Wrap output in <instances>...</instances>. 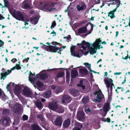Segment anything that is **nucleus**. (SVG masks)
<instances>
[{"mask_svg": "<svg viewBox=\"0 0 130 130\" xmlns=\"http://www.w3.org/2000/svg\"><path fill=\"white\" fill-rule=\"evenodd\" d=\"M101 42V41L100 39H97L94 42L93 44H91L92 46L90 47V45L89 43L86 42L84 41H83L80 46V47L83 49H82V53H83L82 50H88L89 51H87L84 53V55H86L87 54L89 53V51L91 54L96 53L98 48L99 49L100 47L102 48L100 46Z\"/></svg>", "mask_w": 130, "mask_h": 130, "instance_id": "1", "label": "nucleus"}, {"mask_svg": "<svg viewBox=\"0 0 130 130\" xmlns=\"http://www.w3.org/2000/svg\"><path fill=\"white\" fill-rule=\"evenodd\" d=\"M93 29V27L92 25L91 26L90 29L88 30L86 26L82 27L79 28L77 32H75L76 35H79V34H84L82 35V37L84 38L88 35L91 34Z\"/></svg>", "mask_w": 130, "mask_h": 130, "instance_id": "2", "label": "nucleus"}, {"mask_svg": "<svg viewBox=\"0 0 130 130\" xmlns=\"http://www.w3.org/2000/svg\"><path fill=\"white\" fill-rule=\"evenodd\" d=\"M48 107L51 110H56V111L59 113H62L64 111L63 107L59 106L58 107L56 103H50L48 104Z\"/></svg>", "mask_w": 130, "mask_h": 130, "instance_id": "3", "label": "nucleus"}, {"mask_svg": "<svg viewBox=\"0 0 130 130\" xmlns=\"http://www.w3.org/2000/svg\"><path fill=\"white\" fill-rule=\"evenodd\" d=\"M30 73L29 80L34 85V86L35 87V86L34 85L35 83H36L39 87H42L43 86L42 83L39 81H37L36 78H33V77L35 76V75L33 74L30 72Z\"/></svg>", "mask_w": 130, "mask_h": 130, "instance_id": "4", "label": "nucleus"}, {"mask_svg": "<svg viewBox=\"0 0 130 130\" xmlns=\"http://www.w3.org/2000/svg\"><path fill=\"white\" fill-rule=\"evenodd\" d=\"M54 5V3H52L51 5L44 4V5L41 3L40 4V6H43V7H39V8L44 11H50L53 9H55Z\"/></svg>", "mask_w": 130, "mask_h": 130, "instance_id": "5", "label": "nucleus"}, {"mask_svg": "<svg viewBox=\"0 0 130 130\" xmlns=\"http://www.w3.org/2000/svg\"><path fill=\"white\" fill-rule=\"evenodd\" d=\"M13 16L17 20L23 21H25V19L23 15L20 11H17L16 12L13 14Z\"/></svg>", "mask_w": 130, "mask_h": 130, "instance_id": "6", "label": "nucleus"}, {"mask_svg": "<svg viewBox=\"0 0 130 130\" xmlns=\"http://www.w3.org/2000/svg\"><path fill=\"white\" fill-rule=\"evenodd\" d=\"M75 46H73L71 47L70 48V51L71 52V55L74 56H76L78 57H80L82 55L83 53L82 52V50L81 49L80 51H79L77 54L75 53Z\"/></svg>", "mask_w": 130, "mask_h": 130, "instance_id": "7", "label": "nucleus"}, {"mask_svg": "<svg viewBox=\"0 0 130 130\" xmlns=\"http://www.w3.org/2000/svg\"><path fill=\"white\" fill-rule=\"evenodd\" d=\"M105 82L106 85V87L108 89L109 88H110V89H115L113 83V81L111 79L109 78L108 79H105Z\"/></svg>", "mask_w": 130, "mask_h": 130, "instance_id": "8", "label": "nucleus"}, {"mask_svg": "<svg viewBox=\"0 0 130 130\" xmlns=\"http://www.w3.org/2000/svg\"><path fill=\"white\" fill-rule=\"evenodd\" d=\"M10 85H12L14 87L15 89H28L27 87H25L23 85H20L19 84L17 85L15 84L14 83H12L11 82L7 86V88H8L9 86Z\"/></svg>", "mask_w": 130, "mask_h": 130, "instance_id": "9", "label": "nucleus"}, {"mask_svg": "<svg viewBox=\"0 0 130 130\" xmlns=\"http://www.w3.org/2000/svg\"><path fill=\"white\" fill-rule=\"evenodd\" d=\"M89 82L85 80H80L79 83L78 84L77 86L78 87H81L83 89H85V87L89 85Z\"/></svg>", "mask_w": 130, "mask_h": 130, "instance_id": "10", "label": "nucleus"}, {"mask_svg": "<svg viewBox=\"0 0 130 130\" xmlns=\"http://www.w3.org/2000/svg\"><path fill=\"white\" fill-rule=\"evenodd\" d=\"M61 100L62 103L65 104L70 103L72 99L68 95L65 94L63 96Z\"/></svg>", "mask_w": 130, "mask_h": 130, "instance_id": "11", "label": "nucleus"}, {"mask_svg": "<svg viewBox=\"0 0 130 130\" xmlns=\"http://www.w3.org/2000/svg\"><path fill=\"white\" fill-rule=\"evenodd\" d=\"M47 51L51 52H56L61 51V48L56 47V46H50L48 47V48L47 49Z\"/></svg>", "mask_w": 130, "mask_h": 130, "instance_id": "12", "label": "nucleus"}, {"mask_svg": "<svg viewBox=\"0 0 130 130\" xmlns=\"http://www.w3.org/2000/svg\"><path fill=\"white\" fill-rule=\"evenodd\" d=\"M15 69V67H14L11 68L10 70H8L5 73H1V78L3 79V80L6 77V76L10 74L11 72V71Z\"/></svg>", "mask_w": 130, "mask_h": 130, "instance_id": "13", "label": "nucleus"}, {"mask_svg": "<svg viewBox=\"0 0 130 130\" xmlns=\"http://www.w3.org/2000/svg\"><path fill=\"white\" fill-rule=\"evenodd\" d=\"M94 94L97 95V98L99 100V101H100L104 97V95L102 93L101 90H98V91H95Z\"/></svg>", "mask_w": 130, "mask_h": 130, "instance_id": "14", "label": "nucleus"}, {"mask_svg": "<svg viewBox=\"0 0 130 130\" xmlns=\"http://www.w3.org/2000/svg\"><path fill=\"white\" fill-rule=\"evenodd\" d=\"M86 8L85 4L83 3H81L77 5L76 8L78 11L85 10Z\"/></svg>", "mask_w": 130, "mask_h": 130, "instance_id": "15", "label": "nucleus"}, {"mask_svg": "<svg viewBox=\"0 0 130 130\" xmlns=\"http://www.w3.org/2000/svg\"><path fill=\"white\" fill-rule=\"evenodd\" d=\"M103 109L104 110H105L107 113L111 109L110 104L108 103H105L103 106Z\"/></svg>", "mask_w": 130, "mask_h": 130, "instance_id": "16", "label": "nucleus"}, {"mask_svg": "<svg viewBox=\"0 0 130 130\" xmlns=\"http://www.w3.org/2000/svg\"><path fill=\"white\" fill-rule=\"evenodd\" d=\"M84 114L83 112H77V118L79 120L83 121L84 119Z\"/></svg>", "mask_w": 130, "mask_h": 130, "instance_id": "17", "label": "nucleus"}, {"mask_svg": "<svg viewBox=\"0 0 130 130\" xmlns=\"http://www.w3.org/2000/svg\"><path fill=\"white\" fill-rule=\"evenodd\" d=\"M62 122V118L60 116H57L55 120L54 123L56 125L61 126Z\"/></svg>", "mask_w": 130, "mask_h": 130, "instance_id": "18", "label": "nucleus"}, {"mask_svg": "<svg viewBox=\"0 0 130 130\" xmlns=\"http://www.w3.org/2000/svg\"><path fill=\"white\" fill-rule=\"evenodd\" d=\"M27 0H26L24 1L22 4V8L26 9L27 8H29L30 7V4L28 3Z\"/></svg>", "mask_w": 130, "mask_h": 130, "instance_id": "19", "label": "nucleus"}, {"mask_svg": "<svg viewBox=\"0 0 130 130\" xmlns=\"http://www.w3.org/2000/svg\"><path fill=\"white\" fill-rule=\"evenodd\" d=\"M69 92L71 94L75 97L78 95L79 94V91L77 90H70Z\"/></svg>", "mask_w": 130, "mask_h": 130, "instance_id": "20", "label": "nucleus"}, {"mask_svg": "<svg viewBox=\"0 0 130 130\" xmlns=\"http://www.w3.org/2000/svg\"><path fill=\"white\" fill-rule=\"evenodd\" d=\"M71 123L70 120L68 119L65 121L63 124V127H67L69 126L70 125Z\"/></svg>", "mask_w": 130, "mask_h": 130, "instance_id": "21", "label": "nucleus"}, {"mask_svg": "<svg viewBox=\"0 0 130 130\" xmlns=\"http://www.w3.org/2000/svg\"><path fill=\"white\" fill-rule=\"evenodd\" d=\"M23 94L26 96H28L31 95V92L30 90H23Z\"/></svg>", "mask_w": 130, "mask_h": 130, "instance_id": "22", "label": "nucleus"}, {"mask_svg": "<svg viewBox=\"0 0 130 130\" xmlns=\"http://www.w3.org/2000/svg\"><path fill=\"white\" fill-rule=\"evenodd\" d=\"M75 126L74 128L73 129V130H80L82 127V125L78 122H76L75 123Z\"/></svg>", "mask_w": 130, "mask_h": 130, "instance_id": "23", "label": "nucleus"}, {"mask_svg": "<svg viewBox=\"0 0 130 130\" xmlns=\"http://www.w3.org/2000/svg\"><path fill=\"white\" fill-rule=\"evenodd\" d=\"M38 19L37 17H31L30 19V22L31 23L34 25H36L38 23Z\"/></svg>", "mask_w": 130, "mask_h": 130, "instance_id": "24", "label": "nucleus"}, {"mask_svg": "<svg viewBox=\"0 0 130 130\" xmlns=\"http://www.w3.org/2000/svg\"><path fill=\"white\" fill-rule=\"evenodd\" d=\"M116 11V9H114L113 10L108 12V16L110 17L111 19H113L115 18V16L114 15V13Z\"/></svg>", "mask_w": 130, "mask_h": 130, "instance_id": "25", "label": "nucleus"}, {"mask_svg": "<svg viewBox=\"0 0 130 130\" xmlns=\"http://www.w3.org/2000/svg\"><path fill=\"white\" fill-rule=\"evenodd\" d=\"M32 130H41L38 125L34 124L32 125Z\"/></svg>", "mask_w": 130, "mask_h": 130, "instance_id": "26", "label": "nucleus"}, {"mask_svg": "<svg viewBox=\"0 0 130 130\" xmlns=\"http://www.w3.org/2000/svg\"><path fill=\"white\" fill-rule=\"evenodd\" d=\"M98 112L100 114L104 117H105L107 113L105 110H104L103 109L102 110L101 109L98 110Z\"/></svg>", "mask_w": 130, "mask_h": 130, "instance_id": "27", "label": "nucleus"}, {"mask_svg": "<svg viewBox=\"0 0 130 130\" xmlns=\"http://www.w3.org/2000/svg\"><path fill=\"white\" fill-rule=\"evenodd\" d=\"M51 93L50 91L44 93L42 94V96L45 98H49L51 96Z\"/></svg>", "mask_w": 130, "mask_h": 130, "instance_id": "28", "label": "nucleus"}, {"mask_svg": "<svg viewBox=\"0 0 130 130\" xmlns=\"http://www.w3.org/2000/svg\"><path fill=\"white\" fill-rule=\"evenodd\" d=\"M36 106L38 107L39 109L43 107L41 102L39 101H37L36 102Z\"/></svg>", "mask_w": 130, "mask_h": 130, "instance_id": "29", "label": "nucleus"}, {"mask_svg": "<svg viewBox=\"0 0 130 130\" xmlns=\"http://www.w3.org/2000/svg\"><path fill=\"white\" fill-rule=\"evenodd\" d=\"M78 72L77 70H73L72 72L71 76L73 78L76 77L77 75Z\"/></svg>", "mask_w": 130, "mask_h": 130, "instance_id": "30", "label": "nucleus"}, {"mask_svg": "<svg viewBox=\"0 0 130 130\" xmlns=\"http://www.w3.org/2000/svg\"><path fill=\"white\" fill-rule=\"evenodd\" d=\"M87 70L86 69H80L79 72L81 74L83 75H86L87 74Z\"/></svg>", "mask_w": 130, "mask_h": 130, "instance_id": "31", "label": "nucleus"}, {"mask_svg": "<svg viewBox=\"0 0 130 130\" xmlns=\"http://www.w3.org/2000/svg\"><path fill=\"white\" fill-rule=\"evenodd\" d=\"M120 4H121L120 1V0H116V3H115L114 2H113L111 4H112L113 5H114L115 4H116V7L115 9H116V10H117V8L119 6Z\"/></svg>", "mask_w": 130, "mask_h": 130, "instance_id": "32", "label": "nucleus"}, {"mask_svg": "<svg viewBox=\"0 0 130 130\" xmlns=\"http://www.w3.org/2000/svg\"><path fill=\"white\" fill-rule=\"evenodd\" d=\"M89 100L88 97L87 96H85L83 98L82 101L83 103H86L88 102Z\"/></svg>", "mask_w": 130, "mask_h": 130, "instance_id": "33", "label": "nucleus"}, {"mask_svg": "<svg viewBox=\"0 0 130 130\" xmlns=\"http://www.w3.org/2000/svg\"><path fill=\"white\" fill-rule=\"evenodd\" d=\"M84 64L90 72H94V71L92 70L91 69V64H89L88 63H85Z\"/></svg>", "mask_w": 130, "mask_h": 130, "instance_id": "34", "label": "nucleus"}, {"mask_svg": "<svg viewBox=\"0 0 130 130\" xmlns=\"http://www.w3.org/2000/svg\"><path fill=\"white\" fill-rule=\"evenodd\" d=\"M48 77L47 75L45 74H43L40 76V78L41 79H45Z\"/></svg>", "mask_w": 130, "mask_h": 130, "instance_id": "35", "label": "nucleus"}, {"mask_svg": "<svg viewBox=\"0 0 130 130\" xmlns=\"http://www.w3.org/2000/svg\"><path fill=\"white\" fill-rule=\"evenodd\" d=\"M70 73L69 72L67 71L66 74V78L67 81L69 82V81Z\"/></svg>", "mask_w": 130, "mask_h": 130, "instance_id": "36", "label": "nucleus"}, {"mask_svg": "<svg viewBox=\"0 0 130 130\" xmlns=\"http://www.w3.org/2000/svg\"><path fill=\"white\" fill-rule=\"evenodd\" d=\"M37 117L41 121H44L45 119L43 116L42 115L40 114L38 115Z\"/></svg>", "mask_w": 130, "mask_h": 130, "instance_id": "37", "label": "nucleus"}, {"mask_svg": "<svg viewBox=\"0 0 130 130\" xmlns=\"http://www.w3.org/2000/svg\"><path fill=\"white\" fill-rule=\"evenodd\" d=\"M3 123L6 125V126L8 125L9 124V120H8L7 119H5L3 120Z\"/></svg>", "mask_w": 130, "mask_h": 130, "instance_id": "38", "label": "nucleus"}, {"mask_svg": "<svg viewBox=\"0 0 130 130\" xmlns=\"http://www.w3.org/2000/svg\"><path fill=\"white\" fill-rule=\"evenodd\" d=\"M64 75V73L62 72H60L58 73L57 75V77L58 78L62 77Z\"/></svg>", "mask_w": 130, "mask_h": 130, "instance_id": "39", "label": "nucleus"}, {"mask_svg": "<svg viewBox=\"0 0 130 130\" xmlns=\"http://www.w3.org/2000/svg\"><path fill=\"white\" fill-rule=\"evenodd\" d=\"M85 110L86 112H89L90 111V110L88 108V106L86 105L85 106Z\"/></svg>", "mask_w": 130, "mask_h": 130, "instance_id": "40", "label": "nucleus"}, {"mask_svg": "<svg viewBox=\"0 0 130 130\" xmlns=\"http://www.w3.org/2000/svg\"><path fill=\"white\" fill-rule=\"evenodd\" d=\"M5 96L4 93L1 90H0V98H3Z\"/></svg>", "mask_w": 130, "mask_h": 130, "instance_id": "41", "label": "nucleus"}, {"mask_svg": "<svg viewBox=\"0 0 130 130\" xmlns=\"http://www.w3.org/2000/svg\"><path fill=\"white\" fill-rule=\"evenodd\" d=\"M40 44H42V45L41 46L43 48L45 49L47 51V48H48V47L49 46H47L41 43H40Z\"/></svg>", "mask_w": 130, "mask_h": 130, "instance_id": "42", "label": "nucleus"}, {"mask_svg": "<svg viewBox=\"0 0 130 130\" xmlns=\"http://www.w3.org/2000/svg\"><path fill=\"white\" fill-rule=\"evenodd\" d=\"M15 68L18 70H20L21 69V67L20 66V65L18 64H17L15 66Z\"/></svg>", "mask_w": 130, "mask_h": 130, "instance_id": "43", "label": "nucleus"}, {"mask_svg": "<svg viewBox=\"0 0 130 130\" xmlns=\"http://www.w3.org/2000/svg\"><path fill=\"white\" fill-rule=\"evenodd\" d=\"M23 118L24 121L27 120L28 119V117L27 116L25 115L23 116Z\"/></svg>", "mask_w": 130, "mask_h": 130, "instance_id": "44", "label": "nucleus"}, {"mask_svg": "<svg viewBox=\"0 0 130 130\" xmlns=\"http://www.w3.org/2000/svg\"><path fill=\"white\" fill-rule=\"evenodd\" d=\"M15 107L17 106L18 107L16 109H19L21 108V105L18 104H15Z\"/></svg>", "mask_w": 130, "mask_h": 130, "instance_id": "45", "label": "nucleus"}, {"mask_svg": "<svg viewBox=\"0 0 130 130\" xmlns=\"http://www.w3.org/2000/svg\"><path fill=\"white\" fill-rule=\"evenodd\" d=\"M56 25V22L55 21H54L52 23V24L51 25V29H52V28L55 27V26Z\"/></svg>", "mask_w": 130, "mask_h": 130, "instance_id": "46", "label": "nucleus"}, {"mask_svg": "<svg viewBox=\"0 0 130 130\" xmlns=\"http://www.w3.org/2000/svg\"><path fill=\"white\" fill-rule=\"evenodd\" d=\"M10 84V83L8 84L7 85V87H6V89H13V88H14V89H15V88H14V87H13L12 85H9V86L8 87V88H7V86L8 85H9V84Z\"/></svg>", "mask_w": 130, "mask_h": 130, "instance_id": "47", "label": "nucleus"}, {"mask_svg": "<svg viewBox=\"0 0 130 130\" xmlns=\"http://www.w3.org/2000/svg\"><path fill=\"white\" fill-rule=\"evenodd\" d=\"M55 69H55L54 68V69H47L46 70H44L42 71L41 72H40V73L42 72L43 71H47L48 72H50V71H52L53 70H55Z\"/></svg>", "mask_w": 130, "mask_h": 130, "instance_id": "48", "label": "nucleus"}, {"mask_svg": "<svg viewBox=\"0 0 130 130\" xmlns=\"http://www.w3.org/2000/svg\"><path fill=\"white\" fill-rule=\"evenodd\" d=\"M17 61V60L15 58H13L11 60V61L13 63H14Z\"/></svg>", "mask_w": 130, "mask_h": 130, "instance_id": "49", "label": "nucleus"}, {"mask_svg": "<svg viewBox=\"0 0 130 130\" xmlns=\"http://www.w3.org/2000/svg\"><path fill=\"white\" fill-rule=\"evenodd\" d=\"M93 87V89H98V86L97 85H94Z\"/></svg>", "mask_w": 130, "mask_h": 130, "instance_id": "50", "label": "nucleus"}, {"mask_svg": "<svg viewBox=\"0 0 130 130\" xmlns=\"http://www.w3.org/2000/svg\"><path fill=\"white\" fill-rule=\"evenodd\" d=\"M54 92L56 94H58L60 92L59 90H54Z\"/></svg>", "mask_w": 130, "mask_h": 130, "instance_id": "51", "label": "nucleus"}, {"mask_svg": "<svg viewBox=\"0 0 130 130\" xmlns=\"http://www.w3.org/2000/svg\"><path fill=\"white\" fill-rule=\"evenodd\" d=\"M3 42L1 40H0V47L2 46L3 44Z\"/></svg>", "mask_w": 130, "mask_h": 130, "instance_id": "52", "label": "nucleus"}, {"mask_svg": "<svg viewBox=\"0 0 130 130\" xmlns=\"http://www.w3.org/2000/svg\"><path fill=\"white\" fill-rule=\"evenodd\" d=\"M51 88L52 89H55L56 88V87L55 86L53 85L51 86Z\"/></svg>", "mask_w": 130, "mask_h": 130, "instance_id": "53", "label": "nucleus"}, {"mask_svg": "<svg viewBox=\"0 0 130 130\" xmlns=\"http://www.w3.org/2000/svg\"><path fill=\"white\" fill-rule=\"evenodd\" d=\"M121 72H116L114 73L115 75H119L121 74Z\"/></svg>", "mask_w": 130, "mask_h": 130, "instance_id": "54", "label": "nucleus"}, {"mask_svg": "<svg viewBox=\"0 0 130 130\" xmlns=\"http://www.w3.org/2000/svg\"><path fill=\"white\" fill-rule=\"evenodd\" d=\"M107 122H110V119L109 118H107L106 119Z\"/></svg>", "mask_w": 130, "mask_h": 130, "instance_id": "55", "label": "nucleus"}, {"mask_svg": "<svg viewBox=\"0 0 130 130\" xmlns=\"http://www.w3.org/2000/svg\"><path fill=\"white\" fill-rule=\"evenodd\" d=\"M4 19V18L3 16L0 14V20H2Z\"/></svg>", "mask_w": 130, "mask_h": 130, "instance_id": "56", "label": "nucleus"}, {"mask_svg": "<svg viewBox=\"0 0 130 130\" xmlns=\"http://www.w3.org/2000/svg\"><path fill=\"white\" fill-rule=\"evenodd\" d=\"M30 13L31 14H33L34 12V11L33 10H31L30 11Z\"/></svg>", "mask_w": 130, "mask_h": 130, "instance_id": "57", "label": "nucleus"}, {"mask_svg": "<svg viewBox=\"0 0 130 130\" xmlns=\"http://www.w3.org/2000/svg\"><path fill=\"white\" fill-rule=\"evenodd\" d=\"M67 39L69 40V39H70L71 38V36L70 35H68L67 36Z\"/></svg>", "mask_w": 130, "mask_h": 130, "instance_id": "58", "label": "nucleus"}, {"mask_svg": "<svg viewBox=\"0 0 130 130\" xmlns=\"http://www.w3.org/2000/svg\"><path fill=\"white\" fill-rule=\"evenodd\" d=\"M45 100L44 99L42 98L41 99V101L43 102H45Z\"/></svg>", "mask_w": 130, "mask_h": 130, "instance_id": "59", "label": "nucleus"}, {"mask_svg": "<svg viewBox=\"0 0 130 130\" xmlns=\"http://www.w3.org/2000/svg\"><path fill=\"white\" fill-rule=\"evenodd\" d=\"M128 58V57L127 56H126L124 58H122L126 60Z\"/></svg>", "mask_w": 130, "mask_h": 130, "instance_id": "60", "label": "nucleus"}, {"mask_svg": "<svg viewBox=\"0 0 130 130\" xmlns=\"http://www.w3.org/2000/svg\"><path fill=\"white\" fill-rule=\"evenodd\" d=\"M116 37H117L118 35V31H117L116 32Z\"/></svg>", "mask_w": 130, "mask_h": 130, "instance_id": "61", "label": "nucleus"}, {"mask_svg": "<svg viewBox=\"0 0 130 130\" xmlns=\"http://www.w3.org/2000/svg\"><path fill=\"white\" fill-rule=\"evenodd\" d=\"M57 43L56 42H52V44L54 45L55 44H56V43Z\"/></svg>", "mask_w": 130, "mask_h": 130, "instance_id": "62", "label": "nucleus"}, {"mask_svg": "<svg viewBox=\"0 0 130 130\" xmlns=\"http://www.w3.org/2000/svg\"><path fill=\"white\" fill-rule=\"evenodd\" d=\"M28 24V23L27 22V21L25 22V25H26Z\"/></svg>", "mask_w": 130, "mask_h": 130, "instance_id": "63", "label": "nucleus"}, {"mask_svg": "<svg viewBox=\"0 0 130 130\" xmlns=\"http://www.w3.org/2000/svg\"><path fill=\"white\" fill-rule=\"evenodd\" d=\"M101 44H106V43L105 41H104L103 42H102Z\"/></svg>", "mask_w": 130, "mask_h": 130, "instance_id": "64", "label": "nucleus"}]
</instances>
